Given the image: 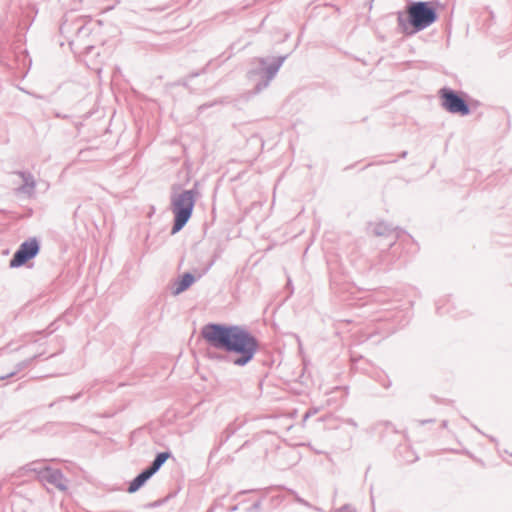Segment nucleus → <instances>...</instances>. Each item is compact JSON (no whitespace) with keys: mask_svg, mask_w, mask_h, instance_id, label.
<instances>
[{"mask_svg":"<svg viewBox=\"0 0 512 512\" xmlns=\"http://www.w3.org/2000/svg\"><path fill=\"white\" fill-rule=\"evenodd\" d=\"M43 479L48 483L53 484L57 488L61 490H65L67 488L66 480L64 479L62 473L58 470H45L43 473Z\"/></svg>","mask_w":512,"mask_h":512,"instance_id":"obj_7","label":"nucleus"},{"mask_svg":"<svg viewBox=\"0 0 512 512\" xmlns=\"http://www.w3.org/2000/svg\"><path fill=\"white\" fill-rule=\"evenodd\" d=\"M39 252V244L36 239L23 242L10 261L11 267H20L34 258Z\"/></svg>","mask_w":512,"mask_h":512,"instance_id":"obj_5","label":"nucleus"},{"mask_svg":"<svg viewBox=\"0 0 512 512\" xmlns=\"http://www.w3.org/2000/svg\"><path fill=\"white\" fill-rule=\"evenodd\" d=\"M194 282V277L189 274V273H186L182 276V278L178 281V283L176 284V289L174 291V294H179L183 291H185L188 287H190Z\"/></svg>","mask_w":512,"mask_h":512,"instance_id":"obj_8","label":"nucleus"},{"mask_svg":"<svg viewBox=\"0 0 512 512\" xmlns=\"http://www.w3.org/2000/svg\"><path fill=\"white\" fill-rule=\"evenodd\" d=\"M194 206L192 194H178L173 200V212L175 214V223L172 233H176L189 220Z\"/></svg>","mask_w":512,"mask_h":512,"instance_id":"obj_3","label":"nucleus"},{"mask_svg":"<svg viewBox=\"0 0 512 512\" xmlns=\"http://www.w3.org/2000/svg\"><path fill=\"white\" fill-rule=\"evenodd\" d=\"M142 486V484H140L136 478L130 483L129 485V488H128V492L130 493H133V492H136L140 487Z\"/></svg>","mask_w":512,"mask_h":512,"instance_id":"obj_9","label":"nucleus"},{"mask_svg":"<svg viewBox=\"0 0 512 512\" xmlns=\"http://www.w3.org/2000/svg\"><path fill=\"white\" fill-rule=\"evenodd\" d=\"M439 94L442 101V106L448 112L460 115H467L469 113L467 104L455 92L447 88H443L440 90Z\"/></svg>","mask_w":512,"mask_h":512,"instance_id":"obj_4","label":"nucleus"},{"mask_svg":"<svg viewBox=\"0 0 512 512\" xmlns=\"http://www.w3.org/2000/svg\"><path fill=\"white\" fill-rule=\"evenodd\" d=\"M408 21L415 31L432 25L437 20V12L431 2H414L407 8Z\"/></svg>","mask_w":512,"mask_h":512,"instance_id":"obj_2","label":"nucleus"},{"mask_svg":"<svg viewBox=\"0 0 512 512\" xmlns=\"http://www.w3.org/2000/svg\"><path fill=\"white\" fill-rule=\"evenodd\" d=\"M201 335L211 346L239 354L234 359L239 366L248 363L257 349L254 337L238 326L209 324L203 327Z\"/></svg>","mask_w":512,"mask_h":512,"instance_id":"obj_1","label":"nucleus"},{"mask_svg":"<svg viewBox=\"0 0 512 512\" xmlns=\"http://www.w3.org/2000/svg\"><path fill=\"white\" fill-rule=\"evenodd\" d=\"M169 457L170 454L168 452L159 453L156 456L152 466L147 470L143 471L141 474H139L136 477V480L143 485L146 482V480H148Z\"/></svg>","mask_w":512,"mask_h":512,"instance_id":"obj_6","label":"nucleus"}]
</instances>
